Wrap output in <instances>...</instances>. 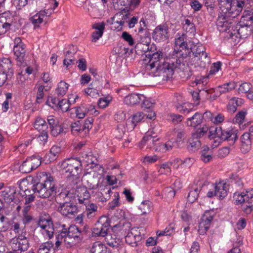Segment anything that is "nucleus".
Returning a JSON list of instances; mask_svg holds the SVG:
<instances>
[{
  "mask_svg": "<svg viewBox=\"0 0 253 253\" xmlns=\"http://www.w3.org/2000/svg\"><path fill=\"white\" fill-rule=\"evenodd\" d=\"M148 66L150 69L156 68L158 75L163 77V81H168L172 77L174 70L177 68V60H170L167 59V61L163 57L161 51L154 53L150 57Z\"/></svg>",
  "mask_w": 253,
  "mask_h": 253,
  "instance_id": "nucleus-1",
  "label": "nucleus"
},
{
  "mask_svg": "<svg viewBox=\"0 0 253 253\" xmlns=\"http://www.w3.org/2000/svg\"><path fill=\"white\" fill-rule=\"evenodd\" d=\"M32 187L34 194L44 199L54 195L56 192L54 177L45 172L37 176Z\"/></svg>",
  "mask_w": 253,
  "mask_h": 253,
  "instance_id": "nucleus-2",
  "label": "nucleus"
},
{
  "mask_svg": "<svg viewBox=\"0 0 253 253\" xmlns=\"http://www.w3.org/2000/svg\"><path fill=\"white\" fill-rule=\"evenodd\" d=\"M173 52V55H175L178 59L173 57L172 60L174 61L177 60V66L180 65L182 60L186 58L190 54V50L188 48L187 43L185 42L183 36L175 39Z\"/></svg>",
  "mask_w": 253,
  "mask_h": 253,
  "instance_id": "nucleus-3",
  "label": "nucleus"
},
{
  "mask_svg": "<svg viewBox=\"0 0 253 253\" xmlns=\"http://www.w3.org/2000/svg\"><path fill=\"white\" fill-rule=\"evenodd\" d=\"M60 168L66 172H69L71 175L77 176L81 173L82 162L78 158L68 159L62 162Z\"/></svg>",
  "mask_w": 253,
  "mask_h": 253,
  "instance_id": "nucleus-4",
  "label": "nucleus"
},
{
  "mask_svg": "<svg viewBox=\"0 0 253 253\" xmlns=\"http://www.w3.org/2000/svg\"><path fill=\"white\" fill-rule=\"evenodd\" d=\"M218 1L221 11L232 19L238 16L244 7L227 0H218Z\"/></svg>",
  "mask_w": 253,
  "mask_h": 253,
  "instance_id": "nucleus-5",
  "label": "nucleus"
},
{
  "mask_svg": "<svg viewBox=\"0 0 253 253\" xmlns=\"http://www.w3.org/2000/svg\"><path fill=\"white\" fill-rule=\"evenodd\" d=\"M25 234H20L10 239L9 245L15 253H21L28 250L29 242Z\"/></svg>",
  "mask_w": 253,
  "mask_h": 253,
  "instance_id": "nucleus-6",
  "label": "nucleus"
},
{
  "mask_svg": "<svg viewBox=\"0 0 253 253\" xmlns=\"http://www.w3.org/2000/svg\"><path fill=\"white\" fill-rule=\"evenodd\" d=\"M110 227V220L106 216H102L94 225L92 234L95 237H105Z\"/></svg>",
  "mask_w": 253,
  "mask_h": 253,
  "instance_id": "nucleus-7",
  "label": "nucleus"
},
{
  "mask_svg": "<svg viewBox=\"0 0 253 253\" xmlns=\"http://www.w3.org/2000/svg\"><path fill=\"white\" fill-rule=\"evenodd\" d=\"M38 224V227L41 229V231L42 234L44 237L48 239L53 237L54 229L52 221L49 216L40 217Z\"/></svg>",
  "mask_w": 253,
  "mask_h": 253,
  "instance_id": "nucleus-8",
  "label": "nucleus"
},
{
  "mask_svg": "<svg viewBox=\"0 0 253 253\" xmlns=\"http://www.w3.org/2000/svg\"><path fill=\"white\" fill-rule=\"evenodd\" d=\"M14 42V45L13 50L17 61V64L18 66H21L25 60V46L22 42L20 38H16Z\"/></svg>",
  "mask_w": 253,
  "mask_h": 253,
  "instance_id": "nucleus-9",
  "label": "nucleus"
},
{
  "mask_svg": "<svg viewBox=\"0 0 253 253\" xmlns=\"http://www.w3.org/2000/svg\"><path fill=\"white\" fill-rule=\"evenodd\" d=\"M238 131L236 129H223L221 127L218 129L217 131V137L220 140V141L218 142L217 145L221 142V141L227 140L229 142V143L231 145H233L235 141L237 140ZM216 146V144L215 145Z\"/></svg>",
  "mask_w": 253,
  "mask_h": 253,
  "instance_id": "nucleus-10",
  "label": "nucleus"
},
{
  "mask_svg": "<svg viewBox=\"0 0 253 253\" xmlns=\"http://www.w3.org/2000/svg\"><path fill=\"white\" fill-rule=\"evenodd\" d=\"M156 137L157 135L153 133V130H149L139 142L138 147L140 149L146 147V149L154 150V148L157 145V142L159 140V138H156Z\"/></svg>",
  "mask_w": 253,
  "mask_h": 253,
  "instance_id": "nucleus-11",
  "label": "nucleus"
},
{
  "mask_svg": "<svg viewBox=\"0 0 253 253\" xmlns=\"http://www.w3.org/2000/svg\"><path fill=\"white\" fill-rule=\"evenodd\" d=\"M57 210L62 215L70 218L74 217L78 211L76 205L71 202H63L58 206Z\"/></svg>",
  "mask_w": 253,
  "mask_h": 253,
  "instance_id": "nucleus-12",
  "label": "nucleus"
},
{
  "mask_svg": "<svg viewBox=\"0 0 253 253\" xmlns=\"http://www.w3.org/2000/svg\"><path fill=\"white\" fill-rule=\"evenodd\" d=\"M191 50L194 57H197L201 60L200 66L205 65L206 62H210V58L208 57V53L206 52L205 47L202 44H198L194 45L191 48Z\"/></svg>",
  "mask_w": 253,
  "mask_h": 253,
  "instance_id": "nucleus-13",
  "label": "nucleus"
},
{
  "mask_svg": "<svg viewBox=\"0 0 253 253\" xmlns=\"http://www.w3.org/2000/svg\"><path fill=\"white\" fill-rule=\"evenodd\" d=\"M213 213L212 211H207L203 214L199 223V233L204 234L209 229L211 222L213 220Z\"/></svg>",
  "mask_w": 253,
  "mask_h": 253,
  "instance_id": "nucleus-14",
  "label": "nucleus"
},
{
  "mask_svg": "<svg viewBox=\"0 0 253 253\" xmlns=\"http://www.w3.org/2000/svg\"><path fill=\"white\" fill-rule=\"evenodd\" d=\"M62 229L60 232V236H65V235L74 238L76 240L81 241L83 239L82 232L76 225H70L67 227L65 225H62Z\"/></svg>",
  "mask_w": 253,
  "mask_h": 253,
  "instance_id": "nucleus-15",
  "label": "nucleus"
},
{
  "mask_svg": "<svg viewBox=\"0 0 253 253\" xmlns=\"http://www.w3.org/2000/svg\"><path fill=\"white\" fill-rule=\"evenodd\" d=\"M169 27L167 24H163L156 27L153 33V38L158 42L164 41L169 38Z\"/></svg>",
  "mask_w": 253,
  "mask_h": 253,
  "instance_id": "nucleus-16",
  "label": "nucleus"
},
{
  "mask_svg": "<svg viewBox=\"0 0 253 253\" xmlns=\"http://www.w3.org/2000/svg\"><path fill=\"white\" fill-rule=\"evenodd\" d=\"M233 23V19L222 11L216 20V25L220 31H227Z\"/></svg>",
  "mask_w": 253,
  "mask_h": 253,
  "instance_id": "nucleus-17",
  "label": "nucleus"
},
{
  "mask_svg": "<svg viewBox=\"0 0 253 253\" xmlns=\"http://www.w3.org/2000/svg\"><path fill=\"white\" fill-rule=\"evenodd\" d=\"M138 39L139 42L136 44L135 50L136 54L141 55L149 50V45L151 42V39L148 36Z\"/></svg>",
  "mask_w": 253,
  "mask_h": 253,
  "instance_id": "nucleus-18",
  "label": "nucleus"
},
{
  "mask_svg": "<svg viewBox=\"0 0 253 253\" xmlns=\"http://www.w3.org/2000/svg\"><path fill=\"white\" fill-rule=\"evenodd\" d=\"M96 112L95 106L90 104H82L76 111V116L79 119L84 118L87 114H93Z\"/></svg>",
  "mask_w": 253,
  "mask_h": 253,
  "instance_id": "nucleus-19",
  "label": "nucleus"
},
{
  "mask_svg": "<svg viewBox=\"0 0 253 253\" xmlns=\"http://www.w3.org/2000/svg\"><path fill=\"white\" fill-rule=\"evenodd\" d=\"M76 192L80 204H84L89 202L90 194L85 187H78Z\"/></svg>",
  "mask_w": 253,
  "mask_h": 253,
  "instance_id": "nucleus-20",
  "label": "nucleus"
},
{
  "mask_svg": "<svg viewBox=\"0 0 253 253\" xmlns=\"http://www.w3.org/2000/svg\"><path fill=\"white\" fill-rule=\"evenodd\" d=\"M105 26L104 22L95 23L92 25V28L96 30L91 34L92 42H96L102 36Z\"/></svg>",
  "mask_w": 253,
  "mask_h": 253,
  "instance_id": "nucleus-21",
  "label": "nucleus"
},
{
  "mask_svg": "<svg viewBox=\"0 0 253 253\" xmlns=\"http://www.w3.org/2000/svg\"><path fill=\"white\" fill-rule=\"evenodd\" d=\"M238 24L239 25L252 27L253 24V9L245 10Z\"/></svg>",
  "mask_w": 253,
  "mask_h": 253,
  "instance_id": "nucleus-22",
  "label": "nucleus"
},
{
  "mask_svg": "<svg viewBox=\"0 0 253 253\" xmlns=\"http://www.w3.org/2000/svg\"><path fill=\"white\" fill-rule=\"evenodd\" d=\"M15 194L16 190L14 187H8L1 192L0 196L5 202L10 203L14 200Z\"/></svg>",
  "mask_w": 253,
  "mask_h": 253,
  "instance_id": "nucleus-23",
  "label": "nucleus"
},
{
  "mask_svg": "<svg viewBox=\"0 0 253 253\" xmlns=\"http://www.w3.org/2000/svg\"><path fill=\"white\" fill-rule=\"evenodd\" d=\"M141 99H144V95L141 94L132 93L126 96L124 102L126 104L133 106L139 104Z\"/></svg>",
  "mask_w": 253,
  "mask_h": 253,
  "instance_id": "nucleus-24",
  "label": "nucleus"
},
{
  "mask_svg": "<svg viewBox=\"0 0 253 253\" xmlns=\"http://www.w3.org/2000/svg\"><path fill=\"white\" fill-rule=\"evenodd\" d=\"M253 138L251 137L247 133H244L241 137V149L244 153H247L250 151L252 147Z\"/></svg>",
  "mask_w": 253,
  "mask_h": 253,
  "instance_id": "nucleus-25",
  "label": "nucleus"
},
{
  "mask_svg": "<svg viewBox=\"0 0 253 253\" xmlns=\"http://www.w3.org/2000/svg\"><path fill=\"white\" fill-rule=\"evenodd\" d=\"M215 192V196L220 199L225 198L227 195V186L226 183L219 182L214 187Z\"/></svg>",
  "mask_w": 253,
  "mask_h": 253,
  "instance_id": "nucleus-26",
  "label": "nucleus"
},
{
  "mask_svg": "<svg viewBox=\"0 0 253 253\" xmlns=\"http://www.w3.org/2000/svg\"><path fill=\"white\" fill-rule=\"evenodd\" d=\"M3 70L7 76H12L13 74L12 65L8 58H2L0 61V70Z\"/></svg>",
  "mask_w": 253,
  "mask_h": 253,
  "instance_id": "nucleus-27",
  "label": "nucleus"
},
{
  "mask_svg": "<svg viewBox=\"0 0 253 253\" xmlns=\"http://www.w3.org/2000/svg\"><path fill=\"white\" fill-rule=\"evenodd\" d=\"M203 119L202 114L196 112L192 117L188 118L186 124L189 126L196 127L202 123Z\"/></svg>",
  "mask_w": 253,
  "mask_h": 253,
  "instance_id": "nucleus-28",
  "label": "nucleus"
},
{
  "mask_svg": "<svg viewBox=\"0 0 253 253\" xmlns=\"http://www.w3.org/2000/svg\"><path fill=\"white\" fill-rule=\"evenodd\" d=\"M105 241L106 244L112 248H118L122 244V240L117 238L116 235L108 234L104 237Z\"/></svg>",
  "mask_w": 253,
  "mask_h": 253,
  "instance_id": "nucleus-29",
  "label": "nucleus"
},
{
  "mask_svg": "<svg viewBox=\"0 0 253 253\" xmlns=\"http://www.w3.org/2000/svg\"><path fill=\"white\" fill-rule=\"evenodd\" d=\"M85 206V212L88 218L94 217L97 213L98 207L93 203L88 202L84 204Z\"/></svg>",
  "mask_w": 253,
  "mask_h": 253,
  "instance_id": "nucleus-30",
  "label": "nucleus"
},
{
  "mask_svg": "<svg viewBox=\"0 0 253 253\" xmlns=\"http://www.w3.org/2000/svg\"><path fill=\"white\" fill-rule=\"evenodd\" d=\"M71 196L68 190L64 189L56 196L55 199L61 205L63 202H70Z\"/></svg>",
  "mask_w": 253,
  "mask_h": 253,
  "instance_id": "nucleus-31",
  "label": "nucleus"
},
{
  "mask_svg": "<svg viewBox=\"0 0 253 253\" xmlns=\"http://www.w3.org/2000/svg\"><path fill=\"white\" fill-rule=\"evenodd\" d=\"M135 231L137 232V229L136 228H132L130 232L126 236L125 239L126 242L130 245L135 244L141 239L140 235L134 234V232Z\"/></svg>",
  "mask_w": 253,
  "mask_h": 253,
  "instance_id": "nucleus-32",
  "label": "nucleus"
},
{
  "mask_svg": "<svg viewBox=\"0 0 253 253\" xmlns=\"http://www.w3.org/2000/svg\"><path fill=\"white\" fill-rule=\"evenodd\" d=\"M112 192L110 188H105L100 192L96 193V200L102 203L106 202L110 198V193Z\"/></svg>",
  "mask_w": 253,
  "mask_h": 253,
  "instance_id": "nucleus-33",
  "label": "nucleus"
},
{
  "mask_svg": "<svg viewBox=\"0 0 253 253\" xmlns=\"http://www.w3.org/2000/svg\"><path fill=\"white\" fill-rule=\"evenodd\" d=\"M194 83L196 84V85L198 86L199 92L202 91L203 93L206 94L207 97H208L209 94H211L212 92L215 91L214 89L212 88L208 89H205L202 88V86L206 84L205 78L200 79H196L195 80Z\"/></svg>",
  "mask_w": 253,
  "mask_h": 253,
  "instance_id": "nucleus-34",
  "label": "nucleus"
},
{
  "mask_svg": "<svg viewBox=\"0 0 253 253\" xmlns=\"http://www.w3.org/2000/svg\"><path fill=\"white\" fill-rule=\"evenodd\" d=\"M61 151V148L60 146L54 145L53 146L49 153L46 155V158H48L50 162L54 161L59 156Z\"/></svg>",
  "mask_w": 253,
  "mask_h": 253,
  "instance_id": "nucleus-35",
  "label": "nucleus"
},
{
  "mask_svg": "<svg viewBox=\"0 0 253 253\" xmlns=\"http://www.w3.org/2000/svg\"><path fill=\"white\" fill-rule=\"evenodd\" d=\"M74 46L73 45H70L69 50L67 51L66 53L65 57L63 60V64L67 67H68L74 61V59L71 58L76 52V50L74 49Z\"/></svg>",
  "mask_w": 253,
  "mask_h": 253,
  "instance_id": "nucleus-36",
  "label": "nucleus"
},
{
  "mask_svg": "<svg viewBox=\"0 0 253 253\" xmlns=\"http://www.w3.org/2000/svg\"><path fill=\"white\" fill-rule=\"evenodd\" d=\"M53 244L51 241H47L41 244L38 250V253H53Z\"/></svg>",
  "mask_w": 253,
  "mask_h": 253,
  "instance_id": "nucleus-37",
  "label": "nucleus"
},
{
  "mask_svg": "<svg viewBox=\"0 0 253 253\" xmlns=\"http://www.w3.org/2000/svg\"><path fill=\"white\" fill-rule=\"evenodd\" d=\"M236 28H238V33L241 38H245L252 34V27L238 24Z\"/></svg>",
  "mask_w": 253,
  "mask_h": 253,
  "instance_id": "nucleus-38",
  "label": "nucleus"
},
{
  "mask_svg": "<svg viewBox=\"0 0 253 253\" xmlns=\"http://www.w3.org/2000/svg\"><path fill=\"white\" fill-rule=\"evenodd\" d=\"M91 253H109L104 245L100 242L94 243L90 249Z\"/></svg>",
  "mask_w": 253,
  "mask_h": 253,
  "instance_id": "nucleus-39",
  "label": "nucleus"
},
{
  "mask_svg": "<svg viewBox=\"0 0 253 253\" xmlns=\"http://www.w3.org/2000/svg\"><path fill=\"white\" fill-rule=\"evenodd\" d=\"M69 85L64 81H61L58 84L56 92L58 97H62L65 95L68 89Z\"/></svg>",
  "mask_w": 253,
  "mask_h": 253,
  "instance_id": "nucleus-40",
  "label": "nucleus"
},
{
  "mask_svg": "<svg viewBox=\"0 0 253 253\" xmlns=\"http://www.w3.org/2000/svg\"><path fill=\"white\" fill-rule=\"evenodd\" d=\"M25 229V225H23L22 222L20 221L13 222L11 224V229L18 235L20 234H25L26 235L27 233Z\"/></svg>",
  "mask_w": 253,
  "mask_h": 253,
  "instance_id": "nucleus-41",
  "label": "nucleus"
},
{
  "mask_svg": "<svg viewBox=\"0 0 253 253\" xmlns=\"http://www.w3.org/2000/svg\"><path fill=\"white\" fill-rule=\"evenodd\" d=\"M237 86L236 83L235 82H229L218 86L216 90L220 94L224 93L234 89Z\"/></svg>",
  "mask_w": 253,
  "mask_h": 253,
  "instance_id": "nucleus-42",
  "label": "nucleus"
},
{
  "mask_svg": "<svg viewBox=\"0 0 253 253\" xmlns=\"http://www.w3.org/2000/svg\"><path fill=\"white\" fill-rule=\"evenodd\" d=\"M62 240H63L64 246L67 248H71L76 246L81 241L76 240L74 238H72L65 235V236H60Z\"/></svg>",
  "mask_w": 253,
  "mask_h": 253,
  "instance_id": "nucleus-43",
  "label": "nucleus"
},
{
  "mask_svg": "<svg viewBox=\"0 0 253 253\" xmlns=\"http://www.w3.org/2000/svg\"><path fill=\"white\" fill-rule=\"evenodd\" d=\"M183 29L186 32L194 35L196 32L194 24L190 19H186L183 23Z\"/></svg>",
  "mask_w": 253,
  "mask_h": 253,
  "instance_id": "nucleus-44",
  "label": "nucleus"
},
{
  "mask_svg": "<svg viewBox=\"0 0 253 253\" xmlns=\"http://www.w3.org/2000/svg\"><path fill=\"white\" fill-rule=\"evenodd\" d=\"M34 126L38 131H46L47 128V125L42 118L41 117H38L35 122Z\"/></svg>",
  "mask_w": 253,
  "mask_h": 253,
  "instance_id": "nucleus-45",
  "label": "nucleus"
},
{
  "mask_svg": "<svg viewBox=\"0 0 253 253\" xmlns=\"http://www.w3.org/2000/svg\"><path fill=\"white\" fill-rule=\"evenodd\" d=\"M144 117V113L143 112H137L134 114L130 121H127V125H129L130 123L132 125L131 128L133 129L136 125V124L140 122Z\"/></svg>",
  "mask_w": 253,
  "mask_h": 253,
  "instance_id": "nucleus-46",
  "label": "nucleus"
},
{
  "mask_svg": "<svg viewBox=\"0 0 253 253\" xmlns=\"http://www.w3.org/2000/svg\"><path fill=\"white\" fill-rule=\"evenodd\" d=\"M139 24V27L138 29L137 39H138V38H143L144 36H147L146 33L147 32L146 21L144 18L141 19Z\"/></svg>",
  "mask_w": 253,
  "mask_h": 253,
  "instance_id": "nucleus-47",
  "label": "nucleus"
},
{
  "mask_svg": "<svg viewBox=\"0 0 253 253\" xmlns=\"http://www.w3.org/2000/svg\"><path fill=\"white\" fill-rule=\"evenodd\" d=\"M67 131L62 125L57 124L56 126L50 129V133L54 137H57L59 135H65Z\"/></svg>",
  "mask_w": 253,
  "mask_h": 253,
  "instance_id": "nucleus-48",
  "label": "nucleus"
},
{
  "mask_svg": "<svg viewBox=\"0 0 253 253\" xmlns=\"http://www.w3.org/2000/svg\"><path fill=\"white\" fill-rule=\"evenodd\" d=\"M19 169L23 173H29L34 169L32 166L30 161L27 159L20 166Z\"/></svg>",
  "mask_w": 253,
  "mask_h": 253,
  "instance_id": "nucleus-49",
  "label": "nucleus"
},
{
  "mask_svg": "<svg viewBox=\"0 0 253 253\" xmlns=\"http://www.w3.org/2000/svg\"><path fill=\"white\" fill-rule=\"evenodd\" d=\"M111 29L113 30L120 31L122 29L123 21L120 20L119 18H115V15L111 18Z\"/></svg>",
  "mask_w": 253,
  "mask_h": 253,
  "instance_id": "nucleus-50",
  "label": "nucleus"
},
{
  "mask_svg": "<svg viewBox=\"0 0 253 253\" xmlns=\"http://www.w3.org/2000/svg\"><path fill=\"white\" fill-rule=\"evenodd\" d=\"M152 203L149 201H145L142 202L139 206V210L141 211L142 214H145L149 212L152 209Z\"/></svg>",
  "mask_w": 253,
  "mask_h": 253,
  "instance_id": "nucleus-51",
  "label": "nucleus"
},
{
  "mask_svg": "<svg viewBox=\"0 0 253 253\" xmlns=\"http://www.w3.org/2000/svg\"><path fill=\"white\" fill-rule=\"evenodd\" d=\"M244 192H236L234 194L233 199L236 205L242 204L246 201L245 197Z\"/></svg>",
  "mask_w": 253,
  "mask_h": 253,
  "instance_id": "nucleus-52",
  "label": "nucleus"
},
{
  "mask_svg": "<svg viewBox=\"0 0 253 253\" xmlns=\"http://www.w3.org/2000/svg\"><path fill=\"white\" fill-rule=\"evenodd\" d=\"M82 158H83V160L85 161L87 165L89 164L97 165L96 159L91 153L83 154Z\"/></svg>",
  "mask_w": 253,
  "mask_h": 253,
  "instance_id": "nucleus-53",
  "label": "nucleus"
},
{
  "mask_svg": "<svg viewBox=\"0 0 253 253\" xmlns=\"http://www.w3.org/2000/svg\"><path fill=\"white\" fill-rule=\"evenodd\" d=\"M130 13L125 9L122 10L115 15V18H119L121 21H123V24L126 22L127 19L129 18Z\"/></svg>",
  "mask_w": 253,
  "mask_h": 253,
  "instance_id": "nucleus-54",
  "label": "nucleus"
},
{
  "mask_svg": "<svg viewBox=\"0 0 253 253\" xmlns=\"http://www.w3.org/2000/svg\"><path fill=\"white\" fill-rule=\"evenodd\" d=\"M252 85L250 83L247 82L242 83L238 87V93L240 94L248 93L252 88Z\"/></svg>",
  "mask_w": 253,
  "mask_h": 253,
  "instance_id": "nucleus-55",
  "label": "nucleus"
},
{
  "mask_svg": "<svg viewBox=\"0 0 253 253\" xmlns=\"http://www.w3.org/2000/svg\"><path fill=\"white\" fill-rule=\"evenodd\" d=\"M31 21L35 28L39 27L40 25L43 22V17L39 13H37L31 17Z\"/></svg>",
  "mask_w": 253,
  "mask_h": 253,
  "instance_id": "nucleus-56",
  "label": "nucleus"
},
{
  "mask_svg": "<svg viewBox=\"0 0 253 253\" xmlns=\"http://www.w3.org/2000/svg\"><path fill=\"white\" fill-rule=\"evenodd\" d=\"M33 166L34 169H37L41 164V157L39 156H33L27 158Z\"/></svg>",
  "mask_w": 253,
  "mask_h": 253,
  "instance_id": "nucleus-57",
  "label": "nucleus"
},
{
  "mask_svg": "<svg viewBox=\"0 0 253 253\" xmlns=\"http://www.w3.org/2000/svg\"><path fill=\"white\" fill-rule=\"evenodd\" d=\"M93 122V119L92 117L87 118L82 126L83 131H84L85 133L88 132L92 127Z\"/></svg>",
  "mask_w": 253,
  "mask_h": 253,
  "instance_id": "nucleus-58",
  "label": "nucleus"
},
{
  "mask_svg": "<svg viewBox=\"0 0 253 253\" xmlns=\"http://www.w3.org/2000/svg\"><path fill=\"white\" fill-rule=\"evenodd\" d=\"M141 102H142V107L147 109L151 108L155 104L154 100L150 98H147L144 95V99H141Z\"/></svg>",
  "mask_w": 253,
  "mask_h": 253,
  "instance_id": "nucleus-59",
  "label": "nucleus"
},
{
  "mask_svg": "<svg viewBox=\"0 0 253 253\" xmlns=\"http://www.w3.org/2000/svg\"><path fill=\"white\" fill-rule=\"evenodd\" d=\"M182 119L183 117L179 114H169L168 116V120L171 121L174 124L181 122Z\"/></svg>",
  "mask_w": 253,
  "mask_h": 253,
  "instance_id": "nucleus-60",
  "label": "nucleus"
},
{
  "mask_svg": "<svg viewBox=\"0 0 253 253\" xmlns=\"http://www.w3.org/2000/svg\"><path fill=\"white\" fill-rule=\"evenodd\" d=\"M246 112L244 111L239 112L236 117L233 119V122L235 124L240 125L243 123L245 119Z\"/></svg>",
  "mask_w": 253,
  "mask_h": 253,
  "instance_id": "nucleus-61",
  "label": "nucleus"
},
{
  "mask_svg": "<svg viewBox=\"0 0 253 253\" xmlns=\"http://www.w3.org/2000/svg\"><path fill=\"white\" fill-rule=\"evenodd\" d=\"M242 209L246 214H250L253 211V204L246 201L242 204Z\"/></svg>",
  "mask_w": 253,
  "mask_h": 253,
  "instance_id": "nucleus-62",
  "label": "nucleus"
},
{
  "mask_svg": "<svg viewBox=\"0 0 253 253\" xmlns=\"http://www.w3.org/2000/svg\"><path fill=\"white\" fill-rule=\"evenodd\" d=\"M71 131L72 133H78L83 131V127L80 121L73 123L71 125Z\"/></svg>",
  "mask_w": 253,
  "mask_h": 253,
  "instance_id": "nucleus-63",
  "label": "nucleus"
},
{
  "mask_svg": "<svg viewBox=\"0 0 253 253\" xmlns=\"http://www.w3.org/2000/svg\"><path fill=\"white\" fill-rule=\"evenodd\" d=\"M8 219L3 215L0 216V231H5L8 229Z\"/></svg>",
  "mask_w": 253,
  "mask_h": 253,
  "instance_id": "nucleus-64",
  "label": "nucleus"
}]
</instances>
